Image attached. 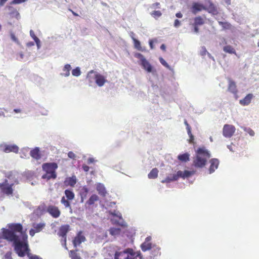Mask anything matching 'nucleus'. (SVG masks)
<instances>
[{
  "label": "nucleus",
  "instance_id": "39",
  "mask_svg": "<svg viewBox=\"0 0 259 259\" xmlns=\"http://www.w3.org/2000/svg\"><path fill=\"white\" fill-rule=\"evenodd\" d=\"M241 128L244 132L247 133L250 136L253 137L254 136L255 133L251 128L246 127H242Z\"/></svg>",
  "mask_w": 259,
  "mask_h": 259
},
{
  "label": "nucleus",
  "instance_id": "19",
  "mask_svg": "<svg viewBox=\"0 0 259 259\" xmlns=\"http://www.w3.org/2000/svg\"><path fill=\"white\" fill-rule=\"evenodd\" d=\"M85 240V238L84 236L82 235L80 233H79L73 241V245L75 247H76L79 245L82 242H84Z\"/></svg>",
  "mask_w": 259,
  "mask_h": 259
},
{
  "label": "nucleus",
  "instance_id": "32",
  "mask_svg": "<svg viewBox=\"0 0 259 259\" xmlns=\"http://www.w3.org/2000/svg\"><path fill=\"white\" fill-rule=\"evenodd\" d=\"M158 173V170L156 168H153L148 175V178L155 179L157 178Z\"/></svg>",
  "mask_w": 259,
  "mask_h": 259
},
{
  "label": "nucleus",
  "instance_id": "10",
  "mask_svg": "<svg viewBox=\"0 0 259 259\" xmlns=\"http://www.w3.org/2000/svg\"><path fill=\"white\" fill-rule=\"evenodd\" d=\"M47 211L54 218H58L60 215L61 213L59 208L54 205L48 206Z\"/></svg>",
  "mask_w": 259,
  "mask_h": 259
},
{
  "label": "nucleus",
  "instance_id": "20",
  "mask_svg": "<svg viewBox=\"0 0 259 259\" xmlns=\"http://www.w3.org/2000/svg\"><path fill=\"white\" fill-rule=\"evenodd\" d=\"M71 68V66L70 64H65L62 68L63 72L60 73V75L65 77L69 76L70 74V71Z\"/></svg>",
  "mask_w": 259,
  "mask_h": 259
},
{
  "label": "nucleus",
  "instance_id": "48",
  "mask_svg": "<svg viewBox=\"0 0 259 259\" xmlns=\"http://www.w3.org/2000/svg\"><path fill=\"white\" fill-rule=\"evenodd\" d=\"M27 1V0H13L11 4L13 5L20 4L22 3L25 2Z\"/></svg>",
  "mask_w": 259,
  "mask_h": 259
},
{
  "label": "nucleus",
  "instance_id": "64",
  "mask_svg": "<svg viewBox=\"0 0 259 259\" xmlns=\"http://www.w3.org/2000/svg\"><path fill=\"white\" fill-rule=\"evenodd\" d=\"M160 49L162 50H163V51H165V49H166V47L164 45V44H162L160 46Z\"/></svg>",
  "mask_w": 259,
  "mask_h": 259
},
{
  "label": "nucleus",
  "instance_id": "29",
  "mask_svg": "<svg viewBox=\"0 0 259 259\" xmlns=\"http://www.w3.org/2000/svg\"><path fill=\"white\" fill-rule=\"evenodd\" d=\"M65 195L68 200H72L74 198L75 195L73 192L70 189H66L64 191Z\"/></svg>",
  "mask_w": 259,
  "mask_h": 259
},
{
  "label": "nucleus",
  "instance_id": "4",
  "mask_svg": "<svg viewBox=\"0 0 259 259\" xmlns=\"http://www.w3.org/2000/svg\"><path fill=\"white\" fill-rule=\"evenodd\" d=\"M87 79L90 86H92V84L95 81L98 86L101 87L107 82L105 76L94 70H91L88 73Z\"/></svg>",
  "mask_w": 259,
  "mask_h": 259
},
{
  "label": "nucleus",
  "instance_id": "7",
  "mask_svg": "<svg viewBox=\"0 0 259 259\" xmlns=\"http://www.w3.org/2000/svg\"><path fill=\"white\" fill-rule=\"evenodd\" d=\"M235 127L231 124H225L223 129V135L226 138L231 137L235 132Z\"/></svg>",
  "mask_w": 259,
  "mask_h": 259
},
{
  "label": "nucleus",
  "instance_id": "1",
  "mask_svg": "<svg viewBox=\"0 0 259 259\" xmlns=\"http://www.w3.org/2000/svg\"><path fill=\"white\" fill-rule=\"evenodd\" d=\"M7 227V229L3 228L1 229L0 238L12 242L16 252L19 256L23 257L27 254L29 259H42L40 256L29 252L28 236L23 231V226L21 224H8Z\"/></svg>",
  "mask_w": 259,
  "mask_h": 259
},
{
  "label": "nucleus",
  "instance_id": "22",
  "mask_svg": "<svg viewBox=\"0 0 259 259\" xmlns=\"http://www.w3.org/2000/svg\"><path fill=\"white\" fill-rule=\"evenodd\" d=\"M31 156L36 160H38L40 158V155L39 153V148L35 147L34 149L31 150L30 152Z\"/></svg>",
  "mask_w": 259,
  "mask_h": 259
},
{
  "label": "nucleus",
  "instance_id": "36",
  "mask_svg": "<svg viewBox=\"0 0 259 259\" xmlns=\"http://www.w3.org/2000/svg\"><path fill=\"white\" fill-rule=\"evenodd\" d=\"M134 44L135 48L140 51H143L144 49L141 46V42L137 39H134Z\"/></svg>",
  "mask_w": 259,
  "mask_h": 259
},
{
  "label": "nucleus",
  "instance_id": "2",
  "mask_svg": "<svg viewBox=\"0 0 259 259\" xmlns=\"http://www.w3.org/2000/svg\"><path fill=\"white\" fill-rule=\"evenodd\" d=\"M18 184L17 175L15 172H10L6 176L5 181L0 183V188L4 193L9 195L13 193L12 187Z\"/></svg>",
  "mask_w": 259,
  "mask_h": 259
},
{
  "label": "nucleus",
  "instance_id": "28",
  "mask_svg": "<svg viewBox=\"0 0 259 259\" xmlns=\"http://www.w3.org/2000/svg\"><path fill=\"white\" fill-rule=\"evenodd\" d=\"M190 154L188 153L180 154L178 156V159L182 162H187L190 160Z\"/></svg>",
  "mask_w": 259,
  "mask_h": 259
},
{
  "label": "nucleus",
  "instance_id": "35",
  "mask_svg": "<svg viewBox=\"0 0 259 259\" xmlns=\"http://www.w3.org/2000/svg\"><path fill=\"white\" fill-rule=\"evenodd\" d=\"M223 50L226 53L229 54H236L235 49L231 46H226L223 48Z\"/></svg>",
  "mask_w": 259,
  "mask_h": 259
},
{
  "label": "nucleus",
  "instance_id": "45",
  "mask_svg": "<svg viewBox=\"0 0 259 259\" xmlns=\"http://www.w3.org/2000/svg\"><path fill=\"white\" fill-rule=\"evenodd\" d=\"M207 53H208L206 48L204 46H202L201 47L200 50V54L202 56H205L206 54H207Z\"/></svg>",
  "mask_w": 259,
  "mask_h": 259
},
{
  "label": "nucleus",
  "instance_id": "61",
  "mask_svg": "<svg viewBox=\"0 0 259 259\" xmlns=\"http://www.w3.org/2000/svg\"><path fill=\"white\" fill-rule=\"evenodd\" d=\"M95 161V160L93 158H89L88 160V163L89 164L92 163Z\"/></svg>",
  "mask_w": 259,
  "mask_h": 259
},
{
  "label": "nucleus",
  "instance_id": "62",
  "mask_svg": "<svg viewBox=\"0 0 259 259\" xmlns=\"http://www.w3.org/2000/svg\"><path fill=\"white\" fill-rule=\"evenodd\" d=\"M176 16L177 18H182L183 17V15H182V14L181 12H178V13H176Z\"/></svg>",
  "mask_w": 259,
  "mask_h": 259
},
{
  "label": "nucleus",
  "instance_id": "53",
  "mask_svg": "<svg viewBox=\"0 0 259 259\" xmlns=\"http://www.w3.org/2000/svg\"><path fill=\"white\" fill-rule=\"evenodd\" d=\"M30 35L31 37V38L34 40H35L36 39H38V38L35 35L34 32L32 30H30Z\"/></svg>",
  "mask_w": 259,
  "mask_h": 259
},
{
  "label": "nucleus",
  "instance_id": "27",
  "mask_svg": "<svg viewBox=\"0 0 259 259\" xmlns=\"http://www.w3.org/2000/svg\"><path fill=\"white\" fill-rule=\"evenodd\" d=\"M126 252L127 249L122 251H116L114 254V259H125Z\"/></svg>",
  "mask_w": 259,
  "mask_h": 259
},
{
  "label": "nucleus",
  "instance_id": "18",
  "mask_svg": "<svg viewBox=\"0 0 259 259\" xmlns=\"http://www.w3.org/2000/svg\"><path fill=\"white\" fill-rule=\"evenodd\" d=\"M19 150L18 147L16 145H5L4 151L6 153L13 152L17 153Z\"/></svg>",
  "mask_w": 259,
  "mask_h": 259
},
{
  "label": "nucleus",
  "instance_id": "16",
  "mask_svg": "<svg viewBox=\"0 0 259 259\" xmlns=\"http://www.w3.org/2000/svg\"><path fill=\"white\" fill-rule=\"evenodd\" d=\"M77 182V179L75 176H73L71 177L67 178L64 183L66 186H70L72 187H74L75 185Z\"/></svg>",
  "mask_w": 259,
  "mask_h": 259
},
{
  "label": "nucleus",
  "instance_id": "59",
  "mask_svg": "<svg viewBox=\"0 0 259 259\" xmlns=\"http://www.w3.org/2000/svg\"><path fill=\"white\" fill-rule=\"evenodd\" d=\"M34 45V43L33 41H30L26 44V46L28 47H30Z\"/></svg>",
  "mask_w": 259,
  "mask_h": 259
},
{
  "label": "nucleus",
  "instance_id": "44",
  "mask_svg": "<svg viewBox=\"0 0 259 259\" xmlns=\"http://www.w3.org/2000/svg\"><path fill=\"white\" fill-rule=\"evenodd\" d=\"M109 213L113 216H115L117 218H119L120 219H122L121 213L118 211H116V210H114L113 211H109Z\"/></svg>",
  "mask_w": 259,
  "mask_h": 259
},
{
  "label": "nucleus",
  "instance_id": "58",
  "mask_svg": "<svg viewBox=\"0 0 259 259\" xmlns=\"http://www.w3.org/2000/svg\"><path fill=\"white\" fill-rule=\"evenodd\" d=\"M129 34H130V37L133 39V40H134V39H136L135 38V34L133 32H132V31L130 32Z\"/></svg>",
  "mask_w": 259,
  "mask_h": 259
},
{
  "label": "nucleus",
  "instance_id": "26",
  "mask_svg": "<svg viewBox=\"0 0 259 259\" xmlns=\"http://www.w3.org/2000/svg\"><path fill=\"white\" fill-rule=\"evenodd\" d=\"M88 192H89V189L85 186L83 187L80 190V197H81V199H80L81 203L83 202L84 200L87 198V194Z\"/></svg>",
  "mask_w": 259,
  "mask_h": 259
},
{
  "label": "nucleus",
  "instance_id": "43",
  "mask_svg": "<svg viewBox=\"0 0 259 259\" xmlns=\"http://www.w3.org/2000/svg\"><path fill=\"white\" fill-rule=\"evenodd\" d=\"M151 16H152L154 18H157L160 17L162 13L160 11H154L152 13H151Z\"/></svg>",
  "mask_w": 259,
  "mask_h": 259
},
{
  "label": "nucleus",
  "instance_id": "50",
  "mask_svg": "<svg viewBox=\"0 0 259 259\" xmlns=\"http://www.w3.org/2000/svg\"><path fill=\"white\" fill-rule=\"evenodd\" d=\"M11 255L12 253L11 252H7L4 255L3 259H12Z\"/></svg>",
  "mask_w": 259,
  "mask_h": 259
},
{
  "label": "nucleus",
  "instance_id": "57",
  "mask_svg": "<svg viewBox=\"0 0 259 259\" xmlns=\"http://www.w3.org/2000/svg\"><path fill=\"white\" fill-rule=\"evenodd\" d=\"M194 26V32L197 33L199 32V28L197 25H193Z\"/></svg>",
  "mask_w": 259,
  "mask_h": 259
},
{
  "label": "nucleus",
  "instance_id": "42",
  "mask_svg": "<svg viewBox=\"0 0 259 259\" xmlns=\"http://www.w3.org/2000/svg\"><path fill=\"white\" fill-rule=\"evenodd\" d=\"M219 24L222 26L224 29H228L230 28V24L227 22L219 21Z\"/></svg>",
  "mask_w": 259,
  "mask_h": 259
},
{
  "label": "nucleus",
  "instance_id": "60",
  "mask_svg": "<svg viewBox=\"0 0 259 259\" xmlns=\"http://www.w3.org/2000/svg\"><path fill=\"white\" fill-rule=\"evenodd\" d=\"M82 168L85 171H88L89 170V167L88 165H84L82 166Z\"/></svg>",
  "mask_w": 259,
  "mask_h": 259
},
{
  "label": "nucleus",
  "instance_id": "49",
  "mask_svg": "<svg viewBox=\"0 0 259 259\" xmlns=\"http://www.w3.org/2000/svg\"><path fill=\"white\" fill-rule=\"evenodd\" d=\"M18 56L16 58V59L19 61H21L24 57V55L22 52H19L18 54Z\"/></svg>",
  "mask_w": 259,
  "mask_h": 259
},
{
  "label": "nucleus",
  "instance_id": "56",
  "mask_svg": "<svg viewBox=\"0 0 259 259\" xmlns=\"http://www.w3.org/2000/svg\"><path fill=\"white\" fill-rule=\"evenodd\" d=\"M115 202H108L107 203V207H106V208L107 209L108 208H109V207H113L115 206Z\"/></svg>",
  "mask_w": 259,
  "mask_h": 259
},
{
  "label": "nucleus",
  "instance_id": "34",
  "mask_svg": "<svg viewBox=\"0 0 259 259\" xmlns=\"http://www.w3.org/2000/svg\"><path fill=\"white\" fill-rule=\"evenodd\" d=\"M204 23L203 19L200 16L196 17L194 18V22L193 25L197 26L202 25Z\"/></svg>",
  "mask_w": 259,
  "mask_h": 259
},
{
  "label": "nucleus",
  "instance_id": "21",
  "mask_svg": "<svg viewBox=\"0 0 259 259\" xmlns=\"http://www.w3.org/2000/svg\"><path fill=\"white\" fill-rule=\"evenodd\" d=\"M253 98V95L252 94H249L247 95L243 99L239 101V103L241 105L246 106L248 105L251 102V101Z\"/></svg>",
  "mask_w": 259,
  "mask_h": 259
},
{
  "label": "nucleus",
  "instance_id": "33",
  "mask_svg": "<svg viewBox=\"0 0 259 259\" xmlns=\"http://www.w3.org/2000/svg\"><path fill=\"white\" fill-rule=\"evenodd\" d=\"M57 177L56 172H46V174L42 176V179H47L50 180L51 179H55Z\"/></svg>",
  "mask_w": 259,
  "mask_h": 259
},
{
  "label": "nucleus",
  "instance_id": "12",
  "mask_svg": "<svg viewBox=\"0 0 259 259\" xmlns=\"http://www.w3.org/2000/svg\"><path fill=\"white\" fill-rule=\"evenodd\" d=\"M202 10H206V8L202 4L198 3H193L191 7V11L193 14H196L198 12L201 11Z\"/></svg>",
  "mask_w": 259,
  "mask_h": 259
},
{
  "label": "nucleus",
  "instance_id": "5",
  "mask_svg": "<svg viewBox=\"0 0 259 259\" xmlns=\"http://www.w3.org/2000/svg\"><path fill=\"white\" fill-rule=\"evenodd\" d=\"M194 174V171L185 170L184 171L178 170L176 173L168 175L164 180L161 181L162 183H170L173 181H177L179 178L185 179Z\"/></svg>",
  "mask_w": 259,
  "mask_h": 259
},
{
  "label": "nucleus",
  "instance_id": "23",
  "mask_svg": "<svg viewBox=\"0 0 259 259\" xmlns=\"http://www.w3.org/2000/svg\"><path fill=\"white\" fill-rule=\"evenodd\" d=\"M209 13L212 14L213 15H216L218 14V10L216 6H214L212 3H209V6L206 8V10Z\"/></svg>",
  "mask_w": 259,
  "mask_h": 259
},
{
  "label": "nucleus",
  "instance_id": "6",
  "mask_svg": "<svg viewBox=\"0 0 259 259\" xmlns=\"http://www.w3.org/2000/svg\"><path fill=\"white\" fill-rule=\"evenodd\" d=\"M134 56L139 59L138 64L147 73H151L153 75L156 74V69L152 66L142 54L136 53L135 54Z\"/></svg>",
  "mask_w": 259,
  "mask_h": 259
},
{
  "label": "nucleus",
  "instance_id": "38",
  "mask_svg": "<svg viewBox=\"0 0 259 259\" xmlns=\"http://www.w3.org/2000/svg\"><path fill=\"white\" fill-rule=\"evenodd\" d=\"M69 200L66 199L64 196L62 197L61 200V203L64 205V206L66 208L69 207L70 205V203L69 201Z\"/></svg>",
  "mask_w": 259,
  "mask_h": 259
},
{
  "label": "nucleus",
  "instance_id": "17",
  "mask_svg": "<svg viewBox=\"0 0 259 259\" xmlns=\"http://www.w3.org/2000/svg\"><path fill=\"white\" fill-rule=\"evenodd\" d=\"M96 190L98 192V194L102 196H105L107 194V191L104 184L98 183L96 184Z\"/></svg>",
  "mask_w": 259,
  "mask_h": 259
},
{
  "label": "nucleus",
  "instance_id": "13",
  "mask_svg": "<svg viewBox=\"0 0 259 259\" xmlns=\"http://www.w3.org/2000/svg\"><path fill=\"white\" fill-rule=\"evenodd\" d=\"M209 163L210 165L209 168V173L212 174L215 169L218 168L219 165V160L217 158H212L210 160Z\"/></svg>",
  "mask_w": 259,
  "mask_h": 259
},
{
  "label": "nucleus",
  "instance_id": "54",
  "mask_svg": "<svg viewBox=\"0 0 259 259\" xmlns=\"http://www.w3.org/2000/svg\"><path fill=\"white\" fill-rule=\"evenodd\" d=\"M68 156L70 158H71V159H75V157H76V155H75V154L72 152V151H70L68 152Z\"/></svg>",
  "mask_w": 259,
  "mask_h": 259
},
{
  "label": "nucleus",
  "instance_id": "11",
  "mask_svg": "<svg viewBox=\"0 0 259 259\" xmlns=\"http://www.w3.org/2000/svg\"><path fill=\"white\" fill-rule=\"evenodd\" d=\"M151 239L152 238L151 236H148L146 238L145 241L141 245V249L143 251H146L151 249Z\"/></svg>",
  "mask_w": 259,
  "mask_h": 259
},
{
  "label": "nucleus",
  "instance_id": "30",
  "mask_svg": "<svg viewBox=\"0 0 259 259\" xmlns=\"http://www.w3.org/2000/svg\"><path fill=\"white\" fill-rule=\"evenodd\" d=\"M184 124L186 126V129H187V133H188V135H189V136L190 137L189 142L190 143H192V142H193V141L194 140V136H193V135L191 133V127L190 126V125L188 123V122H187L186 120H185Z\"/></svg>",
  "mask_w": 259,
  "mask_h": 259
},
{
  "label": "nucleus",
  "instance_id": "15",
  "mask_svg": "<svg viewBox=\"0 0 259 259\" xmlns=\"http://www.w3.org/2000/svg\"><path fill=\"white\" fill-rule=\"evenodd\" d=\"M99 198L96 194L92 195L88 201H86L84 206L85 208H89L91 205H93L95 204V202L99 200Z\"/></svg>",
  "mask_w": 259,
  "mask_h": 259
},
{
  "label": "nucleus",
  "instance_id": "9",
  "mask_svg": "<svg viewBox=\"0 0 259 259\" xmlns=\"http://www.w3.org/2000/svg\"><path fill=\"white\" fill-rule=\"evenodd\" d=\"M42 167L46 172H56L58 165L55 162L45 163L42 164Z\"/></svg>",
  "mask_w": 259,
  "mask_h": 259
},
{
  "label": "nucleus",
  "instance_id": "51",
  "mask_svg": "<svg viewBox=\"0 0 259 259\" xmlns=\"http://www.w3.org/2000/svg\"><path fill=\"white\" fill-rule=\"evenodd\" d=\"M181 25V23L178 19H176L174 22V26L176 28L179 27Z\"/></svg>",
  "mask_w": 259,
  "mask_h": 259
},
{
  "label": "nucleus",
  "instance_id": "40",
  "mask_svg": "<svg viewBox=\"0 0 259 259\" xmlns=\"http://www.w3.org/2000/svg\"><path fill=\"white\" fill-rule=\"evenodd\" d=\"M109 231H110V233L112 235L114 236V235L119 234L120 233V229H118V228H112L110 229Z\"/></svg>",
  "mask_w": 259,
  "mask_h": 259
},
{
  "label": "nucleus",
  "instance_id": "8",
  "mask_svg": "<svg viewBox=\"0 0 259 259\" xmlns=\"http://www.w3.org/2000/svg\"><path fill=\"white\" fill-rule=\"evenodd\" d=\"M46 226V223L41 222L39 223H33L32 225L33 228L29 231V234L33 237L36 233L41 231Z\"/></svg>",
  "mask_w": 259,
  "mask_h": 259
},
{
  "label": "nucleus",
  "instance_id": "37",
  "mask_svg": "<svg viewBox=\"0 0 259 259\" xmlns=\"http://www.w3.org/2000/svg\"><path fill=\"white\" fill-rule=\"evenodd\" d=\"M80 68L79 67H76L72 70V74L74 76L78 77L81 75Z\"/></svg>",
  "mask_w": 259,
  "mask_h": 259
},
{
  "label": "nucleus",
  "instance_id": "25",
  "mask_svg": "<svg viewBox=\"0 0 259 259\" xmlns=\"http://www.w3.org/2000/svg\"><path fill=\"white\" fill-rule=\"evenodd\" d=\"M138 255L132 249L127 248L126 255L125 259H135Z\"/></svg>",
  "mask_w": 259,
  "mask_h": 259
},
{
  "label": "nucleus",
  "instance_id": "24",
  "mask_svg": "<svg viewBox=\"0 0 259 259\" xmlns=\"http://www.w3.org/2000/svg\"><path fill=\"white\" fill-rule=\"evenodd\" d=\"M9 14L11 17L15 18L17 19H19L20 17V14L16 9H15L13 7L10 6L9 7Z\"/></svg>",
  "mask_w": 259,
  "mask_h": 259
},
{
  "label": "nucleus",
  "instance_id": "55",
  "mask_svg": "<svg viewBox=\"0 0 259 259\" xmlns=\"http://www.w3.org/2000/svg\"><path fill=\"white\" fill-rule=\"evenodd\" d=\"M34 41L36 43L37 49H39L41 47L40 40L38 38L34 40Z\"/></svg>",
  "mask_w": 259,
  "mask_h": 259
},
{
  "label": "nucleus",
  "instance_id": "41",
  "mask_svg": "<svg viewBox=\"0 0 259 259\" xmlns=\"http://www.w3.org/2000/svg\"><path fill=\"white\" fill-rule=\"evenodd\" d=\"M70 256L71 259H81L79 255H78L74 251L71 250L70 252Z\"/></svg>",
  "mask_w": 259,
  "mask_h": 259
},
{
  "label": "nucleus",
  "instance_id": "3",
  "mask_svg": "<svg viewBox=\"0 0 259 259\" xmlns=\"http://www.w3.org/2000/svg\"><path fill=\"white\" fill-rule=\"evenodd\" d=\"M211 156L209 152L205 148H199L197 149L196 156L194 157L193 165L197 168H202L204 167L207 159Z\"/></svg>",
  "mask_w": 259,
  "mask_h": 259
},
{
  "label": "nucleus",
  "instance_id": "46",
  "mask_svg": "<svg viewBox=\"0 0 259 259\" xmlns=\"http://www.w3.org/2000/svg\"><path fill=\"white\" fill-rule=\"evenodd\" d=\"M159 61L162 65L166 67L167 68L170 69V66L167 63V62L161 57L159 58Z\"/></svg>",
  "mask_w": 259,
  "mask_h": 259
},
{
  "label": "nucleus",
  "instance_id": "63",
  "mask_svg": "<svg viewBox=\"0 0 259 259\" xmlns=\"http://www.w3.org/2000/svg\"><path fill=\"white\" fill-rule=\"evenodd\" d=\"M149 43V45H150L151 49H153V45L152 40H150Z\"/></svg>",
  "mask_w": 259,
  "mask_h": 259
},
{
  "label": "nucleus",
  "instance_id": "31",
  "mask_svg": "<svg viewBox=\"0 0 259 259\" xmlns=\"http://www.w3.org/2000/svg\"><path fill=\"white\" fill-rule=\"evenodd\" d=\"M228 90L232 93L235 94L237 93V89L235 83L231 80H229Z\"/></svg>",
  "mask_w": 259,
  "mask_h": 259
},
{
  "label": "nucleus",
  "instance_id": "47",
  "mask_svg": "<svg viewBox=\"0 0 259 259\" xmlns=\"http://www.w3.org/2000/svg\"><path fill=\"white\" fill-rule=\"evenodd\" d=\"M11 38L13 41L15 42L17 44L20 45V42L18 38L15 36V34L13 33H11L10 34Z\"/></svg>",
  "mask_w": 259,
  "mask_h": 259
},
{
  "label": "nucleus",
  "instance_id": "52",
  "mask_svg": "<svg viewBox=\"0 0 259 259\" xmlns=\"http://www.w3.org/2000/svg\"><path fill=\"white\" fill-rule=\"evenodd\" d=\"M160 4L159 3H156L151 5L150 7L152 9H159L160 8Z\"/></svg>",
  "mask_w": 259,
  "mask_h": 259
},
{
  "label": "nucleus",
  "instance_id": "14",
  "mask_svg": "<svg viewBox=\"0 0 259 259\" xmlns=\"http://www.w3.org/2000/svg\"><path fill=\"white\" fill-rule=\"evenodd\" d=\"M69 226L68 225H64L62 226L59 231L58 235L62 237V238H64V245L66 246V234L69 231Z\"/></svg>",
  "mask_w": 259,
  "mask_h": 259
}]
</instances>
